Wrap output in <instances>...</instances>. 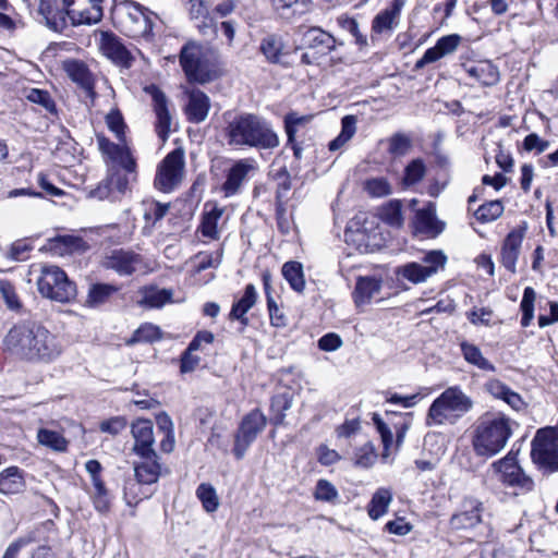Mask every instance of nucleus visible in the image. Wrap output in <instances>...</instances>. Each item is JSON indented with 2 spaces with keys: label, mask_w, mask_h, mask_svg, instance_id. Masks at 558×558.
Wrapping results in <instances>:
<instances>
[{
  "label": "nucleus",
  "mask_w": 558,
  "mask_h": 558,
  "mask_svg": "<svg viewBox=\"0 0 558 558\" xmlns=\"http://www.w3.org/2000/svg\"><path fill=\"white\" fill-rule=\"evenodd\" d=\"M342 345V339L338 333L328 332L318 340V348L322 351L332 352Z\"/></svg>",
  "instance_id": "nucleus-61"
},
{
  "label": "nucleus",
  "mask_w": 558,
  "mask_h": 558,
  "mask_svg": "<svg viewBox=\"0 0 558 558\" xmlns=\"http://www.w3.org/2000/svg\"><path fill=\"white\" fill-rule=\"evenodd\" d=\"M412 147L411 140L403 133H396L389 138L388 153L393 157L405 156Z\"/></svg>",
  "instance_id": "nucleus-47"
},
{
  "label": "nucleus",
  "mask_w": 558,
  "mask_h": 558,
  "mask_svg": "<svg viewBox=\"0 0 558 558\" xmlns=\"http://www.w3.org/2000/svg\"><path fill=\"white\" fill-rule=\"evenodd\" d=\"M314 497L319 501L335 504L339 498V494L333 484L327 480L320 478L316 483Z\"/></svg>",
  "instance_id": "nucleus-46"
},
{
  "label": "nucleus",
  "mask_w": 558,
  "mask_h": 558,
  "mask_svg": "<svg viewBox=\"0 0 558 558\" xmlns=\"http://www.w3.org/2000/svg\"><path fill=\"white\" fill-rule=\"evenodd\" d=\"M405 0H393L389 8L379 12L372 22V29L377 34L392 31L398 25Z\"/></svg>",
  "instance_id": "nucleus-25"
},
{
  "label": "nucleus",
  "mask_w": 558,
  "mask_h": 558,
  "mask_svg": "<svg viewBox=\"0 0 558 558\" xmlns=\"http://www.w3.org/2000/svg\"><path fill=\"white\" fill-rule=\"evenodd\" d=\"M313 119L312 114L300 116L296 112H290L284 117V131L287 134V146L293 149L294 157L300 159L302 157V141H298L299 137H303L306 132L307 125Z\"/></svg>",
  "instance_id": "nucleus-18"
},
{
  "label": "nucleus",
  "mask_w": 558,
  "mask_h": 558,
  "mask_svg": "<svg viewBox=\"0 0 558 558\" xmlns=\"http://www.w3.org/2000/svg\"><path fill=\"white\" fill-rule=\"evenodd\" d=\"M531 457L544 472L558 471V435L553 428H542L532 440Z\"/></svg>",
  "instance_id": "nucleus-6"
},
{
  "label": "nucleus",
  "mask_w": 558,
  "mask_h": 558,
  "mask_svg": "<svg viewBox=\"0 0 558 558\" xmlns=\"http://www.w3.org/2000/svg\"><path fill=\"white\" fill-rule=\"evenodd\" d=\"M504 213V205L501 201H490L481 205L475 211V218L483 222H492L498 219Z\"/></svg>",
  "instance_id": "nucleus-41"
},
{
  "label": "nucleus",
  "mask_w": 558,
  "mask_h": 558,
  "mask_svg": "<svg viewBox=\"0 0 558 558\" xmlns=\"http://www.w3.org/2000/svg\"><path fill=\"white\" fill-rule=\"evenodd\" d=\"M365 190L374 197H383L391 194V186L384 178L371 179L365 183Z\"/></svg>",
  "instance_id": "nucleus-55"
},
{
  "label": "nucleus",
  "mask_w": 558,
  "mask_h": 558,
  "mask_svg": "<svg viewBox=\"0 0 558 558\" xmlns=\"http://www.w3.org/2000/svg\"><path fill=\"white\" fill-rule=\"evenodd\" d=\"M281 275L288 281L291 289L295 292H303L305 288V278L303 265L295 260L284 263L281 267Z\"/></svg>",
  "instance_id": "nucleus-32"
},
{
  "label": "nucleus",
  "mask_w": 558,
  "mask_h": 558,
  "mask_svg": "<svg viewBox=\"0 0 558 558\" xmlns=\"http://www.w3.org/2000/svg\"><path fill=\"white\" fill-rule=\"evenodd\" d=\"M381 280L376 277H360L356 281L353 298L357 306L368 304L372 299L379 294Z\"/></svg>",
  "instance_id": "nucleus-28"
},
{
  "label": "nucleus",
  "mask_w": 558,
  "mask_h": 558,
  "mask_svg": "<svg viewBox=\"0 0 558 558\" xmlns=\"http://www.w3.org/2000/svg\"><path fill=\"white\" fill-rule=\"evenodd\" d=\"M37 440L41 446L59 452H64L69 445V441L63 437L62 434L48 428L38 429Z\"/></svg>",
  "instance_id": "nucleus-38"
},
{
  "label": "nucleus",
  "mask_w": 558,
  "mask_h": 558,
  "mask_svg": "<svg viewBox=\"0 0 558 558\" xmlns=\"http://www.w3.org/2000/svg\"><path fill=\"white\" fill-rule=\"evenodd\" d=\"M26 98L34 104L41 105L49 111H52L54 109V104L52 99L50 98L49 94L45 90L33 88L28 92Z\"/></svg>",
  "instance_id": "nucleus-60"
},
{
  "label": "nucleus",
  "mask_w": 558,
  "mask_h": 558,
  "mask_svg": "<svg viewBox=\"0 0 558 558\" xmlns=\"http://www.w3.org/2000/svg\"><path fill=\"white\" fill-rule=\"evenodd\" d=\"M111 160L118 162L123 169H125L129 173H133L135 171V160L131 155L129 147L124 143H121L118 151L113 155Z\"/></svg>",
  "instance_id": "nucleus-54"
},
{
  "label": "nucleus",
  "mask_w": 558,
  "mask_h": 558,
  "mask_svg": "<svg viewBox=\"0 0 558 558\" xmlns=\"http://www.w3.org/2000/svg\"><path fill=\"white\" fill-rule=\"evenodd\" d=\"M25 480L22 471L16 466H10L0 473V493L13 495L25 489Z\"/></svg>",
  "instance_id": "nucleus-29"
},
{
  "label": "nucleus",
  "mask_w": 558,
  "mask_h": 558,
  "mask_svg": "<svg viewBox=\"0 0 558 558\" xmlns=\"http://www.w3.org/2000/svg\"><path fill=\"white\" fill-rule=\"evenodd\" d=\"M391 500L392 495L389 489H377L368 504V515L373 520L379 519L388 511Z\"/></svg>",
  "instance_id": "nucleus-36"
},
{
  "label": "nucleus",
  "mask_w": 558,
  "mask_h": 558,
  "mask_svg": "<svg viewBox=\"0 0 558 558\" xmlns=\"http://www.w3.org/2000/svg\"><path fill=\"white\" fill-rule=\"evenodd\" d=\"M260 51L272 63H277L279 58V47L275 37H268L263 40Z\"/></svg>",
  "instance_id": "nucleus-63"
},
{
  "label": "nucleus",
  "mask_w": 558,
  "mask_h": 558,
  "mask_svg": "<svg viewBox=\"0 0 558 558\" xmlns=\"http://www.w3.org/2000/svg\"><path fill=\"white\" fill-rule=\"evenodd\" d=\"M227 140L230 146L242 147H274L278 143L276 133L268 124L253 114H244L234 118L229 122Z\"/></svg>",
  "instance_id": "nucleus-2"
},
{
  "label": "nucleus",
  "mask_w": 558,
  "mask_h": 558,
  "mask_svg": "<svg viewBox=\"0 0 558 558\" xmlns=\"http://www.w3.org/2000/svg\"><path fill=\"white\" fill-rule=\"evenodd\" d=\"M484 505L481 500L472 496H465L460 502L459 508L449 519V526L453 531L472 530L482 523Z\"/></svg>",
  "instance_id": "nucleus-12"
},
{
  "label": "nucleus",
  "mask_w": 558,
  "mask_h": 558,
  "mask_svg": "<svg viewBox=\"0 0 558 558\" xmlns=\"http://www.w3.org/2000/svg\"><path fill=\"white\" fill-rule=\"evenodd\" d=\"M223 210L217 206H213L210 210H206L203 215L202 223L198 230L202 235L211 240L219 238L218 221L222 216Z\"/></svg>",
  "instance_id": "nucleus-35"
},
{
  "label": "nucleus",
  "mask_w": 558,
  "mask_h": 558,
  "mask_svg": "<svg viewBox=\"0 0 558 558\" xmlns=\"http://www.w3.org/2000/svg\"><path fill=\"white\" fill-rule=\"evenodd\" d=\"M69 77L75 83L88 98L95 97L94 85L95 80L90 72H68Z\"/></svg>",
  "instance_id": "nucleus-50"
},
{
  "label": "nucleus",
  "mask_w": 558,
  "mask_h": 558,
  "mask_svg": "<svg viewBox=\"0 0 558 558\" xmlns=\"http://www.w3.org/2000/svg\"><path fill=\"white\" fill-rule=\"evenodd\" d=\"M142 264L143 259L138 254L123 248L112 250L101 259L102 267L114 270L120 276L132 275Z\"/></svg>",
  "instance_id": "nucleus-17"
},
{
  "label": "nucleus",
  "mask_w": 558,
  "mask_h": 558,
  "mask_svg": "<svg viewBox=\"0 0 558 558\" xmlns=\"http://www.w3.org/2000/svg\"><path fill=\"white\" fill-rule=\"evenodd\" d=\"M35 541V536L33 534H28L25 536H21L9 544L7 547L2 558H19L20 551L25 546L29 545Z\"/></svg>",
  "instance_id": "nucleus-57"
},
{
  "label": "nucleus",
  "mask_w": 558,
  "mask_h": 558,
  "mask_svg": "<svg viewBox=\"0 0 558 558\" xmlns=\"http://www.w3.org/2000/svg\"><path fill=\"white\" fill-rule=\"evenodd\" d=\"M126 426V422L122 417H112L110 420L104 421L100 424V430L104 433H108L110 435H118L121 433Z\"/></svg>",
  "instance_id": "nucleus-64"
},
{
  "label": "nucleus",
  "mask_w": 558,
  "mask_h": 558,
  "mask_svg": "<svg viewBox=\"0 0 558 558\" xmlns=\"http://www.w3.org/2000/svg\"><path fill=\"white\" fill-rule=\"evenodd\" d=\"M0 294L9 310L20 311L22 308L20 298L10 281L0 280Z\"/></svg>",
  "instance_id": "nucleus-48"
},
{
  "label": "nucleus",
  "mask_w": 558,
  "mask_h": 558,
  "mask_svg": "<svg viewBox=\"0 0 558 558\" xmlns=\"http://www.w3.org/2000/svg\"><path fill=\"white\" fill-rule=\"evenodd\" d=\"M217 60V51L196 41L185 44L180 52L182 70H204Z\"/></svg>",
  "instance_id": "nucleus-16"
},
{
  "label": "nucleus",
  "mask_w": 558,
  "mask_h": 558,
  "mask_svg": "<svg viewBox=\"0 0 558 558\" xmlns=\"http://www.w3.org/2000/svg\"><path fill=\"white\" fill-rule=\"evenodd\" d=\"M401 208L402 205L400 201H390L380 208L379 216L387 225L391 227H401L403 222Z\"/></svg>",
  "instance_id": "nucleus-40"
},
{
  "label": "nucleus",
  "mask_w": 558,
  "mask_h": 558,
  "mask_svg": "<svg viewBox=\"0 0 558 558\" xmlns=\"http://www.w3.org/2000/svg\"><path fill=\"white\" fill-rule=\"evenodd\" d=\"M549 146V143L542 140L536 133H531L525 136L523 141V147L525 150H536L538 154L545 151Z\"/></svg>",
  "instance_id": "nucleus-62"
},
{
  "label": "nucleus",
  "mask_w": 558,
  "mask_h": 558,
  "mask_svg": "<svg viewBox=\"0 0 558 558\" xmlns=\"http://www.w3.org/2000/svg\"><path fill=\"white\" fill-rule=\"evenodd\" d=\"M511 434L508 417L500 413H485L475 426L474 450L478 456L493 457L505 448Z\"/></svg>",
  "instance_id": "nucleus-3"
},
{
  "label": "nucleus",
  "mask_w": 558,
  "mask_h": 558,
  "mask_svg": "<svg viewBox=\"0 0 558 558\" xmlns=\"http://www.w3.org/2000/svg\"><path fill=\"white\" fill-rule=\"evenodd\" d=\"M196 496L207 512H215L218 509L219 499L216 489L210 484H201L196 489Z\"/></svg>",
  "instance_id": "nucleus-42"
},
{
  "label": "nucleus",
  "mask_w": 558,
  "mask_h": 558,
  "mask_svg": "<svg viewBox=\"0 0 558 558\" xmlns=\"http://www.w3.org/2000/svg\"><path fill=\"white\" fill-rule=\"evenodd\" d=\"M472 408V399L460 387H449L430 404L426 415V425L453 424Z\"/></svg>",
  "instance_id": "nucleus-4"
},
{
  "label": "nucleus",
  "mask_w": 558,
  "mask_h": 558,
  "mask_svg": "<svg viewBox=\"0 0 558 558\" xmlns=\"http://www.w3.org/2000/svg\"><path fill=\"white\" fill-rule=\"evenodd\" d=\"M425 174L426 166L424 160L421 158L413 159L404 168L402 183L405 186L414 185L422 181Z\"/></svg>",
  "instance_id": "nucleus-39"
},
{
  "label": "nucleus",
  "mask_w": 558,
  "mask_h": 558,
  "mask_svg": "<svg viewBox=\"0 0 558 558\" xmlns=\"http://www.w3.org/2000/svg\"><path fill=\"white\" fill-rule=\"evenodd\" d=\"M106 123L108 129L114 133L119 142H125V124L123 118L119 111L112 110L106 116Z\"/></svg>",
  "instance_id": "nucleus-52"
},
{
  "label": "nucleus",
  "mask_w": 558,
  "mask_h": 558,
  "mask_svg": "<svg viewBox=\"0 0 558 558\" xmlns=\"http://www.w3.org/2000/svg\"><path fill=\"white\" fill-rule=\"evenodd\" d=\"M144 92L153 98L154 111L157 118L156 132L160 140L166 142L171 126V114L168 109L167 97L156 85L153 84L145 86Z\"/></svg>",
  "instance_id": "nucleus-19"
},
{
  "label": "nucleus",
  "mask_w": 558,
  "mask_h": 558,
  "mask_svg": "<svg viewBox=\"0 0 558 558\" xmlns=\"http://www.w3.org/2000/svg\"><path fill=\"white\" fill-rule=\"evenodd\" d=\"M525 227L513 229L504 240L500 262L502 266L512 274L517 271V262L520 255V248L524 238Z\"/></svg>",
  "instance_id": "nucleus-22"
},
{
  "label": "nucleus",
  "mask_w": 558,
  "mask_h": 558,
  "mask_svg": "<svg viewBox=\"0 0 558 558\" xmlns=\"http://www.w3.org/2000/svg\"><path fill=\"white\" fill-rule=\"evenodd\" d=\"M262 280H263L264 291H265L266 299H267V305H268V310H269L270 320H271L272 325L277 326L279 316L277 315L278 306L272 296L274 289L271 287V282H272L271 274L268 270H265L262 275Z\"/></svg>",
  "instance_id": "nucleus-45"
},
{
  "label": "nucleus",
  "mask_w": 558,
  "mask_h": 558,
  "mask_svg": "<svg viewBox=\"0 0 558 558\" xmlns=\"http://www.w3.org/2000/svg\"><path fill=\"white\" fill-rule=\"evenodd\" d=\"M446 263L447 256L441 251H429L423 256L422 263H408L398 268L397 275L417 284L444 269Z\"/></svg>",
  "instance_id": "nucleus-11"
},
{
  "label": "nucleus",
  "mask_w": 558,
  "mask_h": 558,
  "mask_svg": "<svg viewBox=\"0 0 558 558\" xmlns=\"http://www.w3.org/2000/svg\"><path fill=\"white\" fill-rule=\"evenodd\" d=\"M84 246L82 239L72 235H60L49 240L48 247L60 256L71 254Z\"/></svg>",
  "instance_id": "nucleus-34"
},
{
  "label": "nucleus",
  "mask_w": 558,
  "mask_h": 558,
  "mask_svg": "<svg viewBox=\"0 0 558 558\" xmlns=\"http://www.w3.org/2000/svg\"><path fill=\"white\" fill-rule=\"evenodd\" d=\"M173 292L171 289L147 287L142 290L140 303L150 308H159L172 302Z\"/></svg>",
  "instance_id": "nucleus-31"
},
{
  "label": "nucleus",
  "mask_w": 558,
  "mask_h": 558,
  "mask_svg": "<svg viewBox=\"0 0 558 558\" xmlns=\"http://www.w3.org/2000/svg\"><path fill=\"white\" fill-rule=\"evenodd\" d=\"M338 24L342 29L349 32L354 37L357 46L362 48L367 45V38L360 32L356 20L342 15L338 17Z\"/></svg>",
  "instance_id": "nucleus-51"
},
{
  "label": "nucleus",
  "mask_w": 558,
  "mask_h": 558,
  "mask_svg": "<svg viewBox=\"0 0 558 558\" xmlns=\"http://www.w3.org/2000/svg\"><path fill=\"white\" fill-rule=\"evenodd\" d=\"M493 465L500 474V481L504 484L517 488L522 493L533 489L534 482L518 464L515 454L509 452L505 458L495 462Z\"/></svg>",
  "instance_id": "nucleus-13"
},
{
  "label": "nucleus",
  "mask_w": 558,
  "mask_h": 558,
  "mask_svg": "<svg viewBox=\"0 0 558 558\" xmlns=\"http://www.w3.org/2000/svg\"><path fill=\"white\" fill-rule=\"evenodd\" d=\"M136 456L138 460L133 462L136 482L145 485L156 483L161 475V464L157 452Z\"/></svg>",
  "instance_id": "nucleus-21"
},
{
  "label": "nucleus",
  "mask_w": 558,
  "mask_h": 558,
  "mask_svg": "<svg viewBox=\"0 0 558 558\" xmlns=\"http://www.w3.org/2000/svg\"><path fill=\"white\" fill-rule=\"evenodd\" d=\"M102 1L63 0V5L73 25H92L98 23L104 15Z\"/></svg>",
  "instance_id": "nucleus-15"
},
{
  "label": "nucleus",
  "mask_w": 558,
  "mask_h": 558,
  "mask_svg": "<svg viewBox=\"0 0 558 558\" xmlns=\"http://www.w3.org/2000/svg\"><path fill=\"white\" fill-rule=\"evenodd\" d=\"M373 422L377 428V432L379 433L381 437V441L385 448V451H387L392 444L393 435L390 430V428L387 426V424L384 422V420L380 417L379 414L374 413L373 414Z\"/></svg>",
  "instance_id": "nucleus-59"
},
{
  "label": "nucleus",
  "mask_w": 558,
  "mask_h": 558,
  "mask_svg": "<svg viewBox=\"0 0 558 558\" xmlns=\"http://www.w3.org/2000/svg\"><path fill=\"white\" fill-rule=\"evenodd\" d=\"M222 250L213 253H199L195 256L197 260L196 272H201L207 268H217L222 259Z\"/></svg>",
  "instance_id": "nucleus-53"
},
{
  "label": "nucleus",
  "mask_w": 558,
  "mask_h": 558,
  "mask_svg": "<svg viewBox=\"0 0 558 558\" xmlns=\"http://www.w3.org/2000/svg\"><path fill=\"white\" fill-rule=\"evenodd\" d=\"M536 293L532 287H526L523 292L520 310L522 312L521 325L527 327L534 317V302Z\"/></svg>",
  "instance_id": "nucleus-43"
},
{
  "label": "nucleus",
  "mask_w": 558,
  "mask_h": 558,
  "mask_svg": "<svg viewBox=\"0 0 558 558\" xmlns=\"http://www.w3.org/2000/svg\"><path fill=\"white\" fill-rule=\"evenodd\" d=\"M377 459V453L371 442L360 447L354 453V464L359 468L368 469Z\"/></svg>",
  "instance_id": "nucleus-49"
},
{
  "label": "nucleus",
  "mask_w": 558,
  "mask_h": 558,
  "mask_svg": "<svg viewBox=\"0 0 558 558\" xmlns=\"http://www.w3.org/2000/svg\"><path fill=\"white\" fill-rule=\"evenodd\" d=\"M38 292L46 299L68 303L76 296V286L56 265H41L36 281Z\"/></svg>",
  "instance_id": "nucleus-5"
},
{
  "label": "nucleus",
  "mask_w": 558,
  "mask_h": 558,
  "mask_svg": "<svg viewBox=\"0 0 558 558\" xmlns=\"http://www.w3.org/2000/svg\"><path fill=\"white\" fill-rule=\"evenodd\" d=\"M305 51L301 53L304 64L323 66L322 59L335 49L336 39L319 27H311L303 34Z\"/></svg>",
  "instance_id": "nucleus-8"
},
{
  "label": "nucleus",
  "mask_w": 558,
  "mask_h": 558,
  "mask_svg": "<svg viewBox=\"0 0 558 558\" xmlns=\"http://www.w3.org/2000/svg\"><path fill=\"white\" fill-rule=\"evenodd\" d=\"M99 49L105 57L113 62L117 66L121 68H145L149 66L150 62L147 58L136 48H126L118 37L112 34L102 33L99 44Z\"/></svg>",
  "instance_id": "nucleus-7"
},
{
  "label": "nucleus",
  "mask_w": 558,
  "mask_h": 558,
  "mask_svg": "<svg viewBox=\"0 0 558 558\" xmlns=\"http://www.w3.org/2000/svg\"><path fill=\"white\" fill-rule=\"evenodd\" d=\"M461 352L464 360L485 372H495L496 367L486 357L483 356L478 347L473 343L462 342Z\"/></svg>",
  "instance_id": "nucleus-33"
},
{
  "label": "nucleus",
  "mask_w": 558,
  "mask_h": 558,
  "mask_svg": "<svg viewBox=\"0 0 558 558\" xmlns=\"http://www.w3.org/2000/svg\"><path fill=\"white\" fill-rule=\"evenodd\" d=\"M257 300V292L254 284L250 283L245 287L244 294L238 300L231 308L229 314L231 319L241 320L242 324L247 323L245 314L255 305Z\"/></svg>",
  "instance_id": "nucleus-30"
},
{
  "label": "nucleus",
  "mask_w": 558,
  "mask_h": 558,
  "mask_svg": "<svg viewBox=\"0 0 558 558\" xmlns=\"http://www.w3.org/2000/svg\"><path fill=\"white\" fill-rule=\"evenodd\" d=\"M118 288L109 283H94L89 287L86 304L90 307H97L106 303L116 292Z\"/></svg>",
  "instance_id": "nucleus-37"
},
{
  "label": "nucleus",
  "mask_w": 558,
  "mask_h": 558,
  "mask_svg": "<svg viewBox=\"0 0 558 558\" xmlns=\"http://www.w3.org/2000/svg\"><path fill=\"white\" fill-rule=\"evenodd\" d=\"M209 107V98L203 92L192 90L185 108L189 121L193 123L203 122L208 116Z\"/></svg>",
  "instance_id": "nucleus-27"
},
{
  "label": "nucleus",
  "mask_w": 558,
  "mask_h": 558,
  "mask_svg": "<svg viewBox=\"0 0 558 558\" xmlns=\"http://www.w3.org/2000/svg\"><path fill=\"white\" fill-rule=\"evenodd\" d=\"M255 171V161L252 159L238 160L227 172V178L222 184V191L226 197L233 196L241 191L242 185Z\"/></svg>",
  "instance_id": "nucleus-20"
},
{
  "label": "nucleus",
  "mask_w": 558,
  "mask_h": 558,
  "mask_svg": "<svg viewBox=\"0 0 558 558\" xmlns=\"http://www.w3.org/2000/svg\"><path fill=\"white\" fill-rule=\"evenodd\" d=\"M461 41V37L451 34L439 38L436 45L427 49L424 56L416 62V68H422L427 63L435 62L438 59L453 52Z\"/></svg>",
  "instance_id": "nucleus-24"
},
{
  "label": "nucleus",
  "mask_w": 558,
  "mask_h": 558,
  "mask_svg": "<svg viewBox=\"0 0 558 558\" xmlns=\"http://www.w3.org/2000/svg\"><path fill=\"white\" fill-rule=\"evenodd\" d=\"M132 436L134 438L133 452L135 454H145L156 452L154 449L155 437L154 426L150 420L140 418L132 424Z\"/></svg>",
  "instance_id": "nucleus-23"
},
{
  "label": "nucleus",
  "mask_w": 558,
  "mask_h": 558,
  "mask_svg": "<svg viewBox=\"0 0 558 558\" xmlns=\"http://www.w3.org/2000/svg\"><path fill=\"white\" fill-rule=\"evenodd\" d=\"M191 20H207L209 10L205 0H184Z\"/></svg>",
  "instance_id": "nucleus-56"
},
{
  "label": "nucleus",
  "mask_w": 558,
  "mask_h": 558,
  "mask_svg": "<svg viewBox=\"0 0 558 558\" xmlns=\"http://www.w3.org/2000/svg\"><path fill=\"white\" fill-rule=\"evenodd\" d=\"M266 417L258 411L254 410L245 415L241 422L240 428L235 435L234 454L241 459L250 445L255 440L256 436L265 428Z\"/></svg>",
  "instance_id": "nucleus-14"
},
{
  "label": "nucleus",
  "mask_w": 558,
  "mask_h": 558,
  "mask_svg": "<svg viewBox=\"0 0 558 558\" xmlns=\"http://www.w3.org/2000/svg\"><path fill=\"white\" fill-rule=\"evenodd\" d=\"M184 175V150L177 148L169 153L157 168L155 186L157 190L172 192L183 180Z\"/></svg>",
  "instance_id": "nucleus-9"
},
{
  "label": "nucleus",
  "mask_w": 558,
  "mask_h": 558,
  "mask_svg": "<svg viewBox=\"0 0 558 558\" xmlns=\"http://www.w3.org/2000/svg\"><path fill=\"white\" fill-rule=\"evenodd\" d=\"M161 338V330L153 324H144L138 327L133 337L128 341L129 344L137 342H155Z\"/></svg>",
  "instance_id": "nucleus-44"
},
{
  "label": "nucleus",
  "mask_w": 558,
  "mask_h": 558,
  "mask_svg": "<svg viewBox=\"0 0 558 558\" xmlns=\"http://www.w3.org/2000/svg\"><path fill=\"white\" fill-rule=\"evenodd\" d=\"M63 349L59 336L34 322L15 324L3 338V350L27 362L52 363L61 356Z\"/></svg>",
  "instance_id": "nucleus-1"
},
{
  "label": "nucleus",
  "mask_w": 558,
  "mask_h": 558,
  "mask_svg": "<svg viewBox=\"0 0 558 558\" xmlns=\"http://www.w3.org/2000/svg\"><path fill=\"white\" fill-rule=\"evenodd\" d=\"M414 229L416 232L435 238L445 229V223L437 220L434 209L423 208L415 214Z\"/></svg>",
  "instance_id": "nucleus-26"
},
{
  "label": "nucleus",
  "mask_w": 558,
  "mask_h": 558,
  "mask_svg": "<svg viewBox=\"0 0 558 558\" xmlns=\"http://www.w3.org/2000/svg\"><path fill=\"white\" fill-rule=\"evenodd\" d=\"M116 10L134 35L149 36L151 34L153 17H157L154 12L133 0H119L116 3Z\"/></svg>",
  "instance_id": "nucleus-10"
},
{
  "label": "nucleus",
  "mask_w": 558,
  "mask_h": 558,
  "mask_svg": "<svg viewBox=\"0 0 558 558\" xmlns=\"http://www.w3.org/2000/svg\"><path fill=\"white\" fill-rule=\"evenodd\" d=\"M94 505L99 512H106L109 509L110 502L107 495V490L102 481H97L94 486Z\"/></svg>",
  "instance_id": "nucleus-58"
}]
</instances>
